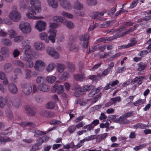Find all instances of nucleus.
<instances>
[{
  "label": "nucleus",
  "mask_w": 151,
  "mask_h": 151,
  "mask_svg": "<svg viewBox=\"0 0 151 151\" xmlns=\"http://www.w3.org/2000/svg\"><path fill=\"white\" fill-rule=\"evenodd\" d=\"M30 4L32 7L28 6L25 4H22L21 6V9H33L32 8H33L35 9H41V2L40 0H30Z\"/></svg>",
  "instance_id": "obj_1"
},
{
  "label": "nucleus",
  "mask_w": 151,
  "mask_h": 151,
  "mask_svg": "<svg viewBox=\"0 0 151 151\" xmlns=\"http://www.w3.org/2000/svg\"><path fill=\"white\" fill-rule=\"evenodd\" d=\"M58 24L52 23L50 24V29L48 31L49 34H50V39L51 40L52 43L55 42L56 33L57 30L55 28L58 27Z\"/></svg>",
  "instance_id": "obj_2"
},
{
  "label": "nucleus",
  "mask_w": 151,
  "mask_h": 151,
  "mask_svg": "<svg viewBox=\"0 0 151 151\" xmlns=\"http://www.w3.org/2000/svg\"><path fill=\"white\" fill-rule=\"evenodd\" d=\"M19 28L22 32L24 33H28L31 31V26L27 22H22L19 25Z\"/></svg>",
  "instance_id": "obj_3"
},
{
  "label": "nucleus",
  "mask_w": 151,
  "mask_h": 151,
  "mask_svg": "<svg viewBox=\"0 0 151 151\" xmlns=\"http://www.w3.org/2000/svg\"><path fill=\"white\" fill-rule=\"evenodd\" d=\"M22 91L26 95H29L32 91L31 85L28 83H23L21 84Z\"/></svg>",
  "instance_id": "obj_4"
},
{
  "label": "nucleus",
  "mask_w": 151,
  "mask_h": 151,
  "mask_svg": "<svg viewBox=\"0 0 151 151\" xmlns=\"http://www.w3.org/2000/svg\"><path fill=\"white\" fill-rule=\"evenodd\" d=\"M40 10H30L27 13V17L29 19H42L43 17H36L35 15L37 14V13L40 12Z\"/></svg>",
  "instance_id": "obj_5"
},
{
  "label": "nucleus",
  "mask_w": 151,
  "mask_h": 151,
  "mask_svg": "<svg viewBox=\"0 0 151 151\" xmlns=\"http://www.w3.org/2000/svg\"><path fill=\"white\" fill-rule=\"evenodd\" d=\"M89 35L87 33L82 35L80 38V44L82 47L86 48L88 45Z\"/></svg>",
  "instance_id": "obj_6"
},
{
  "label": "nucleus",
  "mask_w": 151,
  "mask_h": 151,
  "mask_svg": "<svg viewBox=\"0 0 151 151\" xmlns=\"http://www.w3.org/2000/svg\"><path fill=\"white\" fill-rule=\"evenodd\" d=\"M45 66V64L43 61L40 60H37L35 64L34 68L35 70L41 72L43 70Z\"/></svg>",
  "instance_id": "obj_7"
},
{
  "label": "nucleus",
  "mask_w": 151,
  "mask_h": 151,
  "mask_svg": "<svg viewBox=\"0 0 151 151\" xmlns=\"http://www.w3.org/2000/svg\"><path fill=\"white\" fill-rule=\"evenodd\" d=\"M21 16L18 11L15 10L13 11L10 14V19L15 22H18L20 19Z\"/></svg>",
  "instance_id": "obj_8"
},
{
  "label": "nucleus",
  "mask_w": 151,
  "mask_h": 151,
  "mask_svg": "<svg viewBox=\"0 0 151 151\" xmlns=\"http://www.w3.org/2000/svg\"><path fill=\"white\" fill-rule=\"evenodd\" d=\"M46 51L48 55L55 59H57L59 57V53L53 48L50 47H48L46 48Z\"/></svg>",
  "instance_id": "obj_9"
},
{
  "label": "nucleus",
  "mask_w": 151,
  "mask_h": 151,
  "mask_svg": "<svg viewBox=\"0 0 151 151\" xmlns=\"http://www.w3.org/2000/svg\"><path fill=\"white\" fill-rule=\"evenodd\" d=\"M46 25V23L45 22L40 20L37 21L35 27L39 32H41L45 30Z\"/></svg>",
  "instance_id": "obj_10"
},
{
  "label": "nucleus",
  "mask_w": 151,
  "mask_h": 151,
  "mask_svg": "<svg viewBox=\"0 0 151 151\" xmlns=\"http://www.w3.org/2000/svg\"><path fill=\"white\" fill-rule=\"evenodd\" d=\"M114 122L119 123L120 124H128L129 121L123 115L120 116L119 118H117L113 121Z\"/></svg>",
  "instance_id": "obj_11"
},
{
  "label": "nucleus",
  "mask_w": 151,
  "mask_h": 151,
  "mask_svg": "<svg viewBox=\"0 0 151 151\" xmlns=\"http://www.w3.org/2000/svg\"><path fill=\"white\" fill-rule=\"evenodd\" d=\"M57 89L58 90V94H60L64 91V87L63 86L60 85L58 86V85L56 83L52 87V90L53 92H55Z\"/></svg>",
  "instance_id": "obj_12"
},
{
  "label": "nucleus",
  "mask_w": 151,
  "mask_h": 151,
  "mask_svg": "<svg viewBox=\"0 0 151 151\" xmlns=\"http://www.w3.org/2000/svg\"><path fill=\"white\" fill-rule=\"evenodd\" d=\"M117 37L115 36L110 37L108 38H101L98 39L95 42V44H96L101 42H106V41H111L116 39Z\"/></svg>",
  "instance_id": "obj_13"
},
{
  "label": "nucleus",
  "mask_w": 151,
  "mask_h": 151,
  "mask_svg": "<svg viewBox=\"0 0 151 151\" xmlns=\"http://www.w3.org/2000/svg\"><path fill=\"white\" fill-rule=\"evenodd\" d=\"M60 5L64 9H70L71 8V6L70 2L66 0H64L61 1L60 3Z\"/></svg>",
  "instance_id": "obj_14"
},
{
  "label": "nucleus",
  "mask_w": 151,
  "mask_h": 151,
  "mask_svg": "<svg viewBox=\"0 0 151 151\" xmlns=\"http://www.w3.org/2000/svg\"><path fill=\"white\" fill-rule=\"evenodd\" d=\"M74 78L76 81H82L85 80V74L83 73L74 75Z\"/></svg>",
  "instance_id": "obj_15"
},
{
  "label": "nucleus",
  "mask_w": 151,
  "mask_h": 151,
  "mask_svg": "<svg viewBox=\"0 0 151 151\" xmlns=\"http://www.w3.org/2000/svg\"><path fill=\"white\" fill-rule=\"evenodd\" d=\"M40 39L42 40H44L45 42L48 43L49 40H51L50 39V34H49V36H48L47 35L45 32L41 33L39 35Z\"/></svg>",
  "instance_id": "obj_16"
},
{
  "label": "nucleus",
  "mask_w": 151,
  "mask_h": 151,
  "mask_svg": "<svg viewBox=\"0 0 151 151\" xmlns=\"http://www.w3.org/2000/svg\"><path fill=\"white\" fill-rule=\"evenodd\" d=\"M40 114L43 116L47 117H51L54 115L53 112L44 110H42Z\"/></svg>",
  "instance_id": "obj_17"
},
{
  "label": "nucleus",
  "mask_w": 151,
  "mask_h": 151,
  "mask_svg": "<svg viewBox=\"0 0 151 151\" xmlns=\"http://www.w3.org/2000/svg\"><path fill=\"white\" fill-rule=\"evenodd\" d=\"M137 43L136 41L135 40H133L127 45H124L119 46L118 47V48L121 49L122 48H129L135 45Z\"/></svg>",
  "instance_id": "obj_18"
},
{
  "label": "nucleus",
  "mask_w": 151,
  "mask_h": 151,
  "mask_svg": "<svg viewBox=\"0 0 151 151\" xmlns=\"http://www.w3.org/2000/svg\"><path fill=\"white\" fill-rule=\"evenodd\" d=\"M95 89V86L90 85H87L84 86L82 88V91L83 92L89 91L91 90L93 91Z\"/></svg>",
  "instance_id": "obj_19"
},
{
  "label": "nucleus",
  "mask_w": 151,
  "mask_h": 151,
  "mask_svg": "<svg viewBox=\"0 0 151 151\" xmlns=\"http://www.w3.org/2000/svg\"><path fill=\"white\" fill-rule=\"evenodd\" d=\"M25 110L26 112L30 116H34L36 114L35 112L32 110V107L30 106H26L25 108Z\"/></svg>",
  "instance_id": "obj_20"
},
{
  "label": "nucleus",
  "mask_w": 151,
  "mask_h": 151,
  "mask_svg": "<svg viewBox=\"0 0 151 151\" xmlns=\"http://www.w3.org/2000/svg\"><path fill=\"white\" fill-rule=\"evenodd\" d=\"M53 20L55 22L63 23L64 22L65 19L61 16H55L53 17Z\"/></svg>",
  "instance_id": "obj_21"
},
{
  "label": "nucleus",
  "mask_w": 151,
  "mask_h": 151,
  "mask_svg": "<svg viewBox=\"0 0 151 151\" xmlns=\"http://www.w3.org/2000/svg\"><path fill=\"white\" fill-rule=\"evenodd\" d=\"M48 4L53 8H56L58 6V3L55 0H47Z\"/></svg>",
  "instance_id": "obj_22"
},
{
  "label": "nucleus",
  "mask_w": 151,
  "mask_h": 151,
  "mask_svg": "<svg viewBox=\"0 0 151 151\" xmlns=\"http://www.w3.org/2000/svg\"><path fill=\"white\" fill-rule=\"evenodd\" d=\"M10 92L12 93L16 94L18 92V88L16 86L14 83L10 85Z\"/></svg>",
  "instance_id": "obj_23"
},
{
  "label": "nucleus",
  "mask_w": 151,
  "mask_h": 151,
  "mask_svg": "<svg viewBox=\"0 0 151 151\" xmlns=\"http://www.w3.org/2000/svg\"><path fill=\"white\" fill-rule=\"evenodd\" d=\"M38 89L40 91L44 92H47L49 90L48 86L45 84H41L39 85Z\"/></svg>",
  "instance_id": "obj_24"
},
{
  "label": "nucleus",
  "mask_w": 151,
  "mask_h": 151,
  "mask_svg": "<svg viewBox=\"0 0 151 151\" xmlns=\"http://www.w3.org/2000/svg\"><path fill=\"white\" fill-rule=\"evenodd\" d=\"M68 28L71 29H72L74 27V24L71 21H68L65 19L64 21V22L63 23Z\"/></svg>",
  "instance_id": "obj_25"
},
{
  "label": "nucleus",
  "mask_w": 151,
  "mask_h": 151,
  "mask_svg": "<svg viewBox=\"0 0 151 151\" xmlns=\"http://www.w3.org/2000/svg\"><path fill=\"white\" fill-rule=\"evenodd\" d=\"M35 46L36 50H42L45 48L44 44L42 42L35 43Z\"/></svg>",
  "instance_id": "obj_26"
},
{
  "label": "nucleus",
  "mask_w": 151,
  "mask_h": 151,
  "mask_svg": "<svg viewBox=\"0 0 151 151\" xmlns=\"http://www.w3.org/2000/svg\"><path fill=\"white\" fill-rule=\"evenodd\" d=\"M19 124L22 127H24L27 126L29 125L30 127H34L35 125L33 122L30 123L28 122H22L19 123Z\"/></svg>",
  "instance_id": "obj_27"
},
{
  "label": "nucleus",
  "mask_w": 151,
  "mask_h": 151,
  "mask_svg": "<svg viewBox=\"0 0 151 151\" xmlns=\"http://www.w3.org/2000/svg\"><path fill=\"white\" fill-rule=\"evenodd\" d=\"M107 133H105L96 136V141L97 142H99L104 139L107 136Z\"/></svg>",
  "instance_id": "obj_28"
},
{
  "label": "nucleus",
  "mask_w": 151,
  "mask_h": 151,
  "mask_svg": "<svg viewBox=\"0 0 151 151\" xmlns=\"http://www.w3.org/2000/svg\"><path fill=\"white\" fill-rule=\"evenodd\" d=\"M11 102L12 105L17 108H19L20 105V102L18 99L12 100Z\"/></svg>",
  "instance_id": "obj_29"
},
{
  "label": "nucleus",
  "mask_w": 151,
  "mask_h": 151,
  "mask_svg": "<svg viewBox=\"0 0 151 151\" xmlns=\"http://www.w3.org/2000/svg\"><path fill=\"white\" fill-rule=\"evenodd\" d=\"M104 13V12H101L99 13L97 12H96L93 13V14H90L89 16L92 18L95 19L96 18L97 16H101L103 15Z\"/></svg>",
  "instance_id": "obj_30"
},
{
  "label": "nucleus",
  "mask_w": 151,
  "mask_h": 151,
  "mask_svg": "<svg viewBox=\"0 0 151 151\" xmlns=\"http://www.w3.org/2000/svg\"><path fill=\"white\" fill-rule=\"evenodd\" d=\"M55 65L53 63L51 62L47 66L46 70L48 72H50L53 70L55 67Z\"/></svg>",
  "instance_id": "obj_31"
},
{
  "label": "nucleus",
  "mask_w": 151,
  "mask_h": 151,
  "mask_svg": "<svg viewBox=\"0 0 151 151\" xmlns=\"http://www.w3.org/2000/svg\"><path fill=\"white\" fill-rule=\"evenodd\" d=\"M109 123L107 122L105 124L101 123L100 124V127L101 128H104V127L106 128V131L107 132L108 131L109 129Z\"/></svg>",
  "instance_id": "obj_32"
},
{
  "label": "nucleus",
  "mask_w": 151,
  "mask_h": 151,
  "mask_svg": "<svg viewBox=\"0 0 151 151\" xmlns=\"http://www.w3.org/2000/svg\"><path fill=\"white\" fill-rule=\"evenodd\" d=\"M101 74L99 73L97 75H90L89 76V78L93 81H97L101 78Z\"/></svg>",
  "instance_id": "obj_33"
},
{
  "label": "nucleus",
  "mask_w": 151,
  "mask_h": 151,
  "mask_svg": "<svg viewBox=\"0 0 151 151\" xmlns=\"http://www.w3.org/2000/svg\"><path fill=\"white\" fill-rule=\"evenodd\" d=\"M13 64L15 65L20 67L21 68H24V63L21 61L19 60H15L13 62Z\"/></svg>",
  "instance_id": "obj_34"
},
{
  "label": "nucleus",
  "mask_w": 151,
  "mask_h": 151,
  "mask_svg": "<svg viewBox=\"0 0 151 151\" xmlns=\"http://www.w3.org/2000/svg\"><path fill=\"white\" fill-rule=\"evenodd\" d=\"M74 8L76 9H81L83 8V6L82 4L77 1L75 3Z\"/></svg>",
  "instance_id": "obj_35"
},
{
  "label": "nucleus",
  "mask_w": 151,
  "mask_h": 151,
  "mask_svg": "<svg viewBox=\"0 0 151 151\" xmlns=\"http://www.w3.org/2000/svg\"><path fill=\"white\" fill-rule=\"evenodd\" d=\"M33 57L31 55H29V54H24V55L23 57V60L26 61L27 62L33 59Z\"/></svg>",
  "instance_id": "obj_36"
},
{
  "label": "nucleus",
  "mask_w": 151,
  "mask_h": 151,
  "mask_svg": "<svg viewBox=\"0 0 151 151\" xmlns=\"http://www.w3.org/2000/svg\"><path fill=\"white\" fill-rule=\"evenodd\" d=\"M124 28V27H123L122 26L120 27L119 29H118L115 30H114L112 29L109 30H107L106 31V33H107L113 32V31H114L116 33H119L123 31Z\"/></svg>",
  "instance_id": "obj_37"
},
{
  "label": "nucleus",
  "mask_w": 151,
  "mask_h": 151,
  "mask_svg": "<svg viewBox=\"0 0 151 151\" xmlns=\"http://www.w3.org/2000/svg\"><path fill=\"white\" fill-rule=\"evenodd\" d=\"M61 15L64 17L67 18L69 19H72L73 17L71 14L65 12L62 13Z\"/></svg>",
  "instance_id": "obj_38"
},
{
  "label": "nucleus",
  "mask_w": 151,
  "mask_h": 151,
  "mask_svg": "<svg viewBox=\"0 0 151 151\" xmlns=\"http://www.w3.org/2000/svg\"><path fill=\"white\" fill-rule=\"evenodd\" d=\"M24 39V37L22 36H16L13 39V41L15 42H20Z\"/></svg>",
  "instance_id": "obj_39"
},
{
  "label": "nucleus",
  "mask_w": 151,
  "mask_h": 151,
  "mask_svg": "<svg viewBox=\"0 0 151 151\" xmlns=\"http://www.w3.org/2000/svg\"><path fill=\"white\" fill-rule=\"evenodd\" d=\"M65 67L64 65L59 64L58 66L57 70L60 73H62L65 70Z\"/></svg>",
  "instance_id": "obj_40"
},
{
  "label": "nucleus",
  "mask_w": 151,
  "mask_h": 151,
  "mask_svg": "<svg viewBox=\"0 0 151 151\" xmlns=\"http://www.w3.org/2000/svg\"><path fill=\"white\" fill-rule=\"evenodd\" d=\"M101 89V87H99L97 89L96 88L90 92L89 94V96L90 97H92L96 93L98 92Z\"/></svg>",
  "instance_id": "obj_41"
},
{
  "label": "nucleus",
  "mask_w": 151,
  "mask_h": 151,
  "mask_svg": "<svg viewBox=\"0 0 151 151\" xmlns=\"http://www.w3.org/2000/svg\"><path fill=\"white\" fill-rule=\"evenodd\" d=\"M30 40L27 39L24 40L22 42L23 47L30 46Z\"/></svg>",
  "instance_id": "obj_42"
},
{
  "label": "nucleus",
  "mask_w": 151,
  "mask_h": 151,
  "mask_svg": "<svg viewBox=\"0 0 151 151\" xmlns=\"http://www.w3.org/2000/svg\"><path fill=\"white\" fill-rule=\"evenodd\" d=\"M138 66L137 70L139 71H142L144 70L145 68L147 67V65H143L142 64V63H138Z\"/></svg>",
  "instance_id": "obj_43"
},
{
  "label": "nucleus",
  "mask_w": 151,
  "mask_h": 151,
  "mask_svg": "<svg viewBox=\"0 0 151 151\" xmlns=\"http://www.w3.org/2000/svg\"><path fill=\"white\" fill-rule=\"evenodd\" d=\"M111 100L113 104H115L117 101L118 102H120L121 100V99L120 96H117L115 98H111Z\"/></svg>",
  "instance_id": "obj_44"
},
{
  "label": "nucleus",
  "mask_w": 151,
  "mask_h": 151,
  "mask_svg": "<svg viewBox=\"0 0 151 151\" xmlns=\"http://www.w3.org/2000/svg\"><path fill=\"white\" fill-rule=\"evenodd\" d=\"M17 32L13 29L10 30V38L13 39L17 35Z\"/></svg>",
  "instance_id": "obj_45"
},
{
  "label": "nucleus",
  "mask_w": 151,
  "mask_h": 151,
  "mask_svg": "<svg viewBox=\"0 0 151 151\" xmlns=\"http://www.w3.org/2000/svg\"><path fill=\"white\" fill-rule=\"evenodd\" d=\"M56 77L54 76L47 77L46 78L47 81L49 83H52L55 81Z\"/></svg>",
  "instance_id": "obj_46"
},
{
  "label": "nucleus",
  "mask_w": 151,
  "mask_h": 151,
  "mask_svg": "<svg viewBox=\"0 0 151 151\" xmlns=\"http://www.w3.org/2000/svg\"><path fill=\"white\" fill-rule=\"evenodd\" d=\"M68 45L70 50H74L75 51H77L78 50V49L74 43H69Z\"/></svg>",
  "instance_id": "obj_47"
},
{
  "label": "nucleus",
  "mask_w": 151,
  "mask_h": 151,
  "mask_svg": "<svg viewBox=\"0 0 151 151\" xmlns=\"http://www.w3.org/2000/svg\"><path fill=\"white\" fill-rule=\"evenodd\" d=\"M55 106L54 103L50 102L46 104V107L48 109H53L54 108Z\"/></svg>",
  "instance_id": "obj_48"
},
{
  "label": "nucleus",
  "mask_w": 151,
  "mask_h": 151,
  "mask_svg": "<svg viewBox=\"0 0 151 151\" xmlns=\"http://www.w3.org/2000/svg\"><path fill=\"white\" fill-rule=\"evenodd\" d=\"M36 81L38 83H44L45 81V78L44 77L39 76L36 79Z\"/></svg>",
  "instance_id": "obj_49"
},
{
  "label": "nucleus",
  "mask_w": 151,
  "mask_h": 151,
  "mask_svg": "<svg viewBox=\"0 0 151 151\" xmlns=\"http://www.w3.org/2000/svg\"><path fill=\"white\" fill-rule=\"evenodd\" d=\"M99 48V49L101 50V51H103L105 49V46H100L99 45H96L94 47V49L93 50V51H94L96 49Z\"/></svg>",
  "instance_id": "obj_50"
},
{
  "label": "nucleus",
  "mask_w": 151,
  "mask_h": 151,
  "mask_svg": "<svg viewBox=\"0 0 151 151\" xmlns=\"http://www.w3.org/2000/svg\"><path fill=\"white\" fill-rule=\"evenodd\" d=\"M9 51L7 47H3L1 48V53L2 55L7 54Z\"/></svg>",
  "instance_id": "obj_51"
},
{
  "label": "nucleus",
  "mask_w": 151,
  "mask_h": 151,
  "mask_svg": "<svg viewBox=\"0 0 151 151\" xmlns=\"http://www.w3.org/2000/svg\"><path fill=\"white\" fill-rule=\"evenodd\" d=\"M61 123V122L60 121L55 119L52 120L50 122L51 124H53L55 125H58Z\"/></svg>",
  "instance_id": "obj_52"
},
{
  "label": "nucleus",
  "mask_w": 151,
  "mask_h": 151,
  "mask_svg": "<svg viewBox=\"0 0 151 151\" xmlns=\"http://www.w3.org/2000/svg\"><path fill=\"white\" fill-rule=\"evenodd\" d=\"M35 135L34 136L35 137H37V136L38 135H43L45 134L44 132L40 131L39 130H35Z\"/></svg>",
  "instance_id": "obj_53"
},
{
  "label": "nucleus",
  "mask_w": 151,
  "mask_h": 151,
  "mask_svg": "<svg viewBox=\"0 0 151 151\" xmlns=\"http://www.w3.org/2000/svg\"><path fill=\"white\" fill-rule=\"evenodd\" d=\"M25 71L26 75V78L27 79H29L31 76V71L30 70L28 69H26Z\"/></svg>",
  "instance_id": "obj_54"
},
{
  "label": "nucleus",
  "mask_w": 151,
  "mask_h": 151,
  "mask_svg": "<svg viewBox=\"0 0 151 151\" xmlns=\"http://www.w3.org/2000/svg\"><path fill=\"white\" fill-rule=\"evenodd\" d=\"M24 50V54H27L29 53L31 48V46L23 47Z\"/></svg>",
  "instance_id": "obj_55"
},
{
  "label": "nucleus",
  "mask_w": 151,
  "mask_h": 151,
  "mask_svg": "<svg viewBox=\"0 0 151 151\" xmlns=\"http://www.w3.org/2000/svg\"><path fill=\"white\" fill-rule=\"evenodd\" d=\"M151 52V49L149 50L148 51L147 50H144L142 51L138 54V55L142 57H143L144 55H146L147 53H149Z\"/></svg>",
  "instance_id": "obj_56"
},
{
  "label": "nucleus",
  "mask_w": 151,
  "mask_h": 151,
  "mask_svg": "<svg viewBox=\"0 0 151 151\" xmlns=\"http://www.w3.org/2000/svg\"><path fill=\"white\" fill-rule=\"evenodd\" d=\"M144 103V101L142 99H139L134 103V105L136 106H138Z\"/></svg>",
  "instance_id": "obj_57"
},
{
  "label": "nucleus",
  "mask_w": 151,
  "mask_h": 151,
  "mask_svg": "<svg viewBox=\"0 0 151 151\" xmlns=\"http://www.w3.org/2000/svg\"><path fill=\"white\" fill-rule=\"evenodd\" d=\"M76 129V127L74 125H72L68 128V130L70 133H72L74 132Z\"/></svg>",
  "instance_id": "obj_58"
},
{
  "label": "nucleus",
  "mask_w": 151,
  "mask_h": 151,
  "mask_svg": "<svg viewBox=\"0 0 151 151\" xmlns=\"http://www.w3.org/2000/svg\"><path fill=\"white\" fill-rule=\"evenodd\" d=\"M146 145V144H142L139 145L138 146H137L135 147L134 149L136 151H137L138 150L142 148L143 147H145Z\"/></svg>",
  "instance_id": "obj_59"
},
{
  "label": "nucleus",
  "mask_w": 151,
  "mask_h": 151,
  "mask_svg": "<svg viewBox=\"0 0 151 151\" xmlns=\"http://www.w3.org/2000/svg\"><path fill=\"white\" fill-rule=\"evenodd\" d=\"M32 60H31L27 62L26 64V66L27 68H31L33 67L34 64Z\"/></svg>",
  "instance_id": "obj_60"
},
{
  "label": "nucleus",
  "mask_w": 151,
  "mask_h": 151,
  "mask_svg": "<svg viewBox=\"0 0 151 151\" xmlns=\"http://www.w3.org/2000/svg\"><path fill=\"white\" fill-rule=\"evenodd\" d=\"M111 71L109 70V69L107 68L104 70L103 73L101 74V76H104L108 74L109 72H111Z\"/></svg>",
  "instance_id": "obj_61"
},
{
  "label": "nucleus",
  "mask_w": 151,
  "mask_h": 151,
  "mask_svg": "<svg viewBox=\"0 0 151 151\" xmlns=\"http://www.w3.org/2000/svg\"><path fill=\"white\" fill-rule=\"evenodd\" d=\"M138 3V0H134L130 4L129 8L132 9Z\"/></svg>",
  "instance_id": "obj_62"
},
{
  "label": "nucleus",
  "mask_w": 151,
  "mask_h": 151,
  "mask_svg": "<svg viewBox=\"0 0 151 151\" xmlns=\"http://www.w3.org/2000/svg\"><path fill=\"white\" fill-rule=\"evenodd\" d=\"M82 89L78 90H76L74 93V95L76 97H80L81 95V92H83Z\"/></svg>",
  "instance_id": "obj_63"
},
{
  "label": "nucleus",
  "mask_w": 151,
  "mask_h": 151,
  "mask_svg": "<svg viewBox=\"0 0 151 151\" xmlns=\"http://www.w3.org/2000/svg\"><path fill=\"white\" fill-rule=\"evenodd\" d=\"M4 98L0 96V107L3 108L5 105V103L4 102Z\"/></svg>",
  "instance_id": "obj_64"
}]
</instances>
